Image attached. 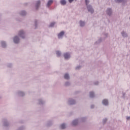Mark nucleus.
Returning <instances> with one entry per match:
<instances>
[{
	"label": "nucleus",
	"instance_id": "1",
	"mask_svg": "<svg viewBox=\"0 0 130 130\" xmlns=\"http://www.w3.org/2000/svg\"><path fill=\"white\" fill-rule=\"evenodd\" d=\"M87 9H88V11L90 12L91 13H93L94 12L93 9L90 6H87Z\"/></svg>",
	"mask_w": 130,
	"mask_h": 130
},
{
	"label": "nucleus",
	"instance_id": "2",
	"mask_svg": "<svg viewBox=\"0 0 130 130\" xmlns=\"http://www.w3.org/2000/svg\"><path fill=\"white\" fill-rule=\"evenodd\" d=\"M13 41L14 42V43H15V44L18 43L19 42V39L18 38V37L16 36V37H14V39H13Z\"/></svg>",
	"mask_w": 130,
	"mask_h": 130
},
{
	"label": "nucleus",
	"instance_id": "3",
	"mask_svg": "<svg viewBox=\"0 0 130 130\" xmlns=\"http://www.w3.org/2000/svg\"><path fill=\"white\" fill-rule=\"evenodd\" d=\"M64 57L65 59H68L70 57V55L68 53L64 54Z\"/></svg>",
	"mask_w": 130,
	"mask_h": 130
},
{
	"label": "nucleus",
	"instance_id": "4",
	"mask_svg": "<svg viewBox=\"0 0 130 130\" xmlns=\"http://www.w3.org/2000/svg\"><path fill=\"white\" fill-rule=\"evenodd\" d=\"M64 31H61V32H60L59 34H58V38L59 39H60L64 35Z\"/></svg>",
	"mask_w": 130,
	"mask_h": 130
},
{
	"label": "nucleus",
	"instance_id": "5",
	"mask_svg": "<svg viewBox=\"0 0 130 130\" xmlns=\"http://www.w3.org/2000/svg\"><path fill=\"white\" fill-rule=\"evenodd\" d=\"M53 3V0H50L49 1V2H48V4H47V7H49Z\"/></svg>",
	"mask_w": 130,
	"mask_h": 130
},
{
	"label": "nucleus",
	"instance_id": "6",
	"mask_svg": "<svg viewBox=\"0 0 130 130\" xmlns=\"http://www.w3.org/2000/svg\"><path fill=\"white\" fill-rule=\"evenodd\" d=\"M102 103L104 105H107L108 104V101L107 100H103L102 101Z\"/></svg>",
	"mask_w": 130,
	"mask_h": 130
},
{
	"label": "nucleus",
	"instance_id": "7",
	"mask_svg": "<svg viewBox=\"0 0 130 130\" xmlns=\"http://www.w3.org/2000/svg\"><path fill=\"white\" fill-rule=\"evenodd\" d=\"M107 13L108 15H110L112 13V10L111 9H108L107 11Z\"/></svg>",
	"mask_w": 130,
	"mask_h": 130
},
{
	"label": "nucleus",
	"instance_id": "8",
	"mask_svg": "<svg viewBox=\"0 0 130 130\" xmlns=\"http://www.w3.org/2000/svg\"><path fill=\"white\" fill-rule=\"evenodd\" d=\"M61 5H66L67 4V2L65 0H61Z\"/></svg>",
	"mask_w": 130,
	"mask_h": 130
},
{
	"label": "nucleus",
	"instance_id": "9",
	"mask_svg": "<svg viewBox=\"0 0 130 130\" xmlns=\"http://www.w3.org/2000/svg\"><path fill=\"white\" fill-rule=\"evenodd\" d=\"M78 123V120H73V122H72V124L73 125H76Z\"/></svg>",
	"mask_w": 130,
	"mask_h": 130
},
{
	"label": "nucleus",
	"instance_id": "10",
	"mask_svg": "<svg viewBox=\"0 0 130 130\" xmlns=\"http://www.w3.org/2000/svg\"><path fill=\"white\" fill-rule=\"evenodd\" d=\"M24 35V31L23 30H21L18 33V35H19L20 37H22V36Z\"/></svg>",
	"mask_w": 130,
	"mask_h": 130
},
{
	"label": "nucleus",
	"instance_id": "11",
	"mask_svg": "<svg viewBox=\"0 0 130 130\" xmlns=\"http://www.w3.org/2000/svg\"><path fill=\"white\" fill-rule=\"evenodd\" d=\"M64 78L65 79H69L70 78V76L69 74H66L65 75H64Z\"/></svg>",
	"mask_w": 130,
	"mask_h": 130
},
{
	"label": "nucleus",
	"instance_id": "12",
	"mask_svg": "<svg viewBox=\"0 0 130 130\" xmlns=\"http://www.w3.org/2000/svg\"><path fill=\"white\" fill-rule=\"evenodd\" d=\"M80 26H84V25H85V22L80 21Z\"/></svg>",
	"mask_w": 130,
	"mask_h": 130
},
{
	"label": "nucleus",
	"instance_id": "13",
	"mask_svg": "<svg viewBox=\"0 0 130 130\" xmlns=\"http://www.w3.org/2000/svg\"><path fill=\"white\" fill-rule=\"evenodd\" d=\"M40 4H41L40 1L37 2V5H36L37 8L39 7Z\"/></svg>",
	"mask_w": 130,
	"mask_h": 130
},
{
	"label": "nucleus",
	"instance_id": "14",
	"mask_svg": "<svg viewBox=\"0 0 130 130\" xmlns=\"http://www.w3.org/2000/svg\"><path fill=\"white\" fill-rule=\"evenodd\" d=\"M66 128V124L63 123L61 124V129H64Z\"/></svg>",
	"mask_w": 130,
	"mask_h": 130
},
{
	"label": "nucleus",
	"instance_id": "15",
	"mask_svg": "<svg viewBox=\"0 0 130 130\" xmlns=\"http://www.w3.org/2000/svg\"><path fill=\"white\" fill-rule=\"evenodd\" d=\"M94 94L93 92H90V93H89L90 97L92 98L94 96Z\"/></svg>",
	"mask_w": 130,
	"mask_h": 130
},
{
	"label": "nucleus",
	"instance_id": "16",
	"mask_svg": "<svg viewBox=\"0 0 130 130\" xmlns=\"http://www.w3.org/2000/svg\"><path fill=\"white\" fill-rule=\"evenodd\" d=\"M56 54L58 57L60 56L61 55V53L59 51H57V52H56Z\"/></svg>",
	"mask_w": 130,
	"mask_h": 130
},
{
	"label": "nucleus",
	"instance_id": "17",
	"mask_svg": "<svg viewBox=\"0 0 130 130\" xmlns=\"http://www.w3.org/2000/svg\"><path fill=\"white\" fill-rule=\"evenodd\" d=\"M25 14H26V12L24 11H21V15L24 16L25 15Z\"/></svg>",
	"mask_w": 130,
	"mask_h": 130
},
{
	"label": "nucleus",
	"instance_id": "18",
	"mask_svg": "<svg viewBox=\"0 0 130 130\" xmlns=\"http://www.w3.org/2000/svg\"><path fill=\"white\" fill-rule=\"evenodd\" d=\"M2 46L3 47H5V46H6L5 42H2Z\"/></svg>",
	"mask_w": 130,
	"mask_h": 130
},
{
	"label": "nucleus",
	"instance_id": "19",
	"mask_svg": "<svg viewBox=\"0 0 130 130\" xmlns=\"http://www.w3.org/2000/svg\"><path fill=\"white\" fill-rule=\"evenodd\" d=\"M55 24L54 22L51 23V24H50V27H53Z\"/></svg>",
	"mask_w": 130,
	"mask_h": 130
},
{
	"label": "nucleus",
	"instance_id": "20",
	"mask_svg": "<svg viewBox=\"0 0 130 130\" xmlns=\"http://www.w3.org/2000/svg\"><path fill=\"white\" fill-rule=\"evenodd\" d=\"M89 2L88 0H85V3H86V5H87L88 4Z\"/></svg>",
	"mask_w": 130,
	"mask_h": 130
},
{
	"label": "nucleus",
	"instance_id": "21",
	"mask_svg": "<svg viewBox=\"0 0 130 130\" xmlns=\"http://www.w3.org/2000/svg\"><path fill=\"white\" fill-rule=\"evenodd\" d=\"M107 121V119H105L103 120V123H105Z\"/></svg>",
	"mask_w": 130,
	"mask_h": 130
},
{
	"label": "nucleus",
	"instance_id": "22",
	"mask_svg": "<svg viewBox=\"0 0 130 130\" xmlns=\"http://www.w3.org/2000/svg\"><path fill=\"white\" fill-rule=\"evenodd\" d=\"M124 34H125V32L124 31L122 32H121L122 36L124 37Z\"/></svg>",
	"mask_w": 130,
	"mask_h": 130
},
{
	"label": "nucleus",
	"instance_id": "23",
	"mask_svg": "<svg viewBox=\"0 0 130 130\" xmlns=\"http://www.w3.org/2000/svg\"><path fill=\"white\" fill-rule=\"evenodd\" d=\"M126 119L127 120H130V116L126 117Z\"/></svg>",
	"mask_w": 130,
	"mask_h": 130
},
{
	"label": "nucleus",
	"instance_id": "24",
	"mask_svg": "<svg viewBox=\"0 0 130 130\" xmlns=\"http://www.w3.org/2000/svg\"><path fill=\"white\" fill-rule=\"evenodd\" d=\"M122 1H123V0H117L118 3L121 2Z\"/></svg>",
	"mask_w": 130,
	"mask_h": 130
},
{
	"label": "nucleus",
	"instance_id": "25",
	"mask_svg": "<svg viewBox=\"0 0 130 130\" xmlns=\"http://www.w3.org/2000/svg\"><path fill=\"white\" fill-rule=\"evenodd\" d=\"M74 0H69V3H72Z\"/></svg>",
	"mask_w": 130,
	"mask_h": 130
},
{
	"label": "nucleus",
	"instance_id": "26",
	"mask_svg": "<svg viewBox=\"0 0 130 130\" xmlns=\"http://www.w3.org/2000/svg\"><path fill=\"white\" fill-rule=\"evenodd\" d=\"M78 69V67H77V68H76V69Z\"/></svg>",
	"mask_w": 130,
	"mask_h": 130
},
{
	"label": "nucleus",
	"instance_id": "27",
	"mask_svg": "<svg viewBox=\"0 0 130 130\" xmlns=\"http://www.w3.org/2000/svg\"><path fill=\"white\" fill-rule=\"evenodd\" d=\"M68 82H67V83H66V85H67V84H68Z\"/></svg>",
	"mask_w": 130,
	"mask_h": 130
},
{
	"label": "nucleus",
	"instance_id": "28",
	"mask_svg": "<svg viewBox=\"0 0 130 130\" xmlns=\"http://www.w3.org/2000/svg\"><path fill=\"white\" fill-rule=\"evenodd\" d=\"M129 19H130V17H129Z\"/></svg>",
	"mask_w": 130,
	"mask_h": 130
},
{
	"label": "nucleus",
	"instance_id": "29",
	"mask_svg": "<svg viewBox=\"0 0 130 130\" xmlns=\"http://www.w3.org/2000/svg\"><path fill=\"white\" fill-rule=\"evenodd\" d=\"M129 105H130V104H129Z\"/></svg>",
	"mask_w": 130,
	"mask_h": 130
}]
</instances>
